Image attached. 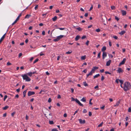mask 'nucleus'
<instances>
[{
    "label": "nucleus",
    "mask_w": 131,
    "mask_h": 131,
    "mask_svg": "<svg viewBox=\"0 0 131 131\" xmlns=\"http://www.w3.org/2000/svg\"><path fill=\"white\" fill-rule=\"evenodd\" d=\"M131 88V85L128 82H125L124 85L123 89L125 91H126Z\"/></svg>",
    "instance_id": "obj_1"
},
{
    "label": "nucleus",
    "mask_w": 131,
    "mask_h": 131,
    "mask_svg": "<svg viewBox=\"0 0 131 131\" xmlns=\"http://www.w3.org/2000/svg\"><path fill=\"white\" fill-rule=\"evenodd\" d=\"M24 80H25L26 81L29 82L31 80L30 78H29L26 74H25L24 75H21Z\"/></svg>",
    "instance_id": "obj_2"
},
{
    "label": "nucleus",
    "mask_w": 131,
    "mask_h": 131,
    "mask_svg": "<svg viewBox=\"0 0 131 131\" xmlns=\"http://www.w3.org/2000/svg\"><path fill=\"white\" fill-rule=\"evenodd\" d=\"M64 37V36L63 35H60L57 37V38L54 39L53 41H57L62 38Z\"/></svg>",
    "instance_id": "obj_3"
},
{
    "label": "nucleus",
    "mask_w": 131,
    "mask_h": 131,
    "mask_svg": "<svg viewBox=\"0 0 131 131\" xmlns=\"http://www.w3.org/2000/svg\"><path fill=\"white\" fill-rule=\"evenodd\" d=\"M126 58H124L123 59L122 61L119 63V66H120L121 65L124 64L126 61Z\"/></svg>",
    "instance_id": "obj_4"
},
{
    "label": "nucleus",
    "mask_w": 131,
    "mask_h": 131,
    "mask_svg": "<svg viewBox=\"0 0 131 131\" xmlns=\"http://www.w3.org/2000/svg\"><path fill=\"white\" fill-rule=\"evenodd\" d=\"M35 94V92H34L29 91L28 93V96H30Z\"/></svg>",
    "instance_id": "obj_5"
},
{
    "label": "nucleus",
    "mask_w": 131,
    "mask_h": 131,
    "mask_svg": "<svg viewBox=\"0 0 131 131\" xmlns=\"http://www.w3.org/2000/svg\"><path fill=\"white\" fill-rule=\"evenodd\" d=\"M98 67L95 66L91 70V71L93 73H94L95 70L98 69Z\"/></svg>",
    "instance_id": "obj_6"
},
{
    "label": "nucleus",
    "mask_w": 131,
    "mask_h": 131,
    "mask_svg": "<svg viewBox=\"0 0 131 131\" xmlns=\"http://www.w3.org/2000/svg\"><path fill=\"white\" fill-rule=\"evenodd\" d=\"M75 102L78 103L80 106H83V105L81 103L80 101L77 99H76L75 100Z\"/></svg>",
    "instance_id": "obj_7"
},
{
    "label": "nucleus",
    "mask_w": 131,
    "mask_h": 131,
    "mask_svg": "<svg viewBox=\"0 0 131 131\" xmlns=\"http://www.w3.org/2000/svg\"><path fill=\"white\" fill-rule=\"evenodd\" d=\"M107 54L105 52H103L102 54L103 59H104L107 56Z\"/></svg>",
    "instance_id": "obj_8"
},
{
    "label": "nucleus",
    "mask_w": 131,
    "mask_h": 131,
    "mask_svg": "<svg viewBox=\"0 0 131 131\" xmlns=\"http://www.w3.org/2000/svg\"><path fill=\"white\" fill-rule=\"evenodd\" d=\"M79 123L81 124H83L85 123V121L84 120H82L81 119H79Z\"/></svg>",
    "instance_id": "obj_9"
},
{
    "label": "nucleus",
    "mask_w": 131,
    "mask_h": 131,
    "mask_svg": "<svg viewBox=\"0 0 131 131\" xmlns=\"http://www.w3.org/2000/svg\"><path fill=\"white\" fill-rule=\"evenodd\" d=\"M117 72L120 73L123 72V70L120 68H118V70H117Z\"/></svg>",
    "instance_id": "obj_10"
},
{
    "label": "nucleus",
    "mask_w": 131,
    "mask_h": 131,
    "mask_svg": "<svg viewBox=\"0 0 131 131\" xmlns=\"http://www.w3.org/2000/svg\"><path fill=\"white\" fill-rule=\"evenodd\" d=\"M111 60H109L106 63V65L107 66H109L110 65L111 63Z\"/></svg>",
    "instance_id": "obj_11"
},
{
    "label": "nucleus",
    "mask_w": 131,
    "mask_h": 131,
    "mask_svg": "<svg viewBox=\"0 0 131 131\" xmlns=\"http://www.w3.org/2000/svg\"><path fill=\"white\" fill-rule=\"evenodd\" d=\"M121 12L122 13V14L123 16H124L126 15V12L125 11L122 10H121Z\"/></svg>",
    "instance_id": "obj_12"
},
{
    "label": "nucleus",
    "mask_w": 131,
    "mask_h": 131,
    "mask_svg": "<svg viewBox=\"0 0 131 131\" xmlns=\"http://www.w3.org/2000/svg\"><path fill=\"white\" fill-rule=\"evenodd\" d=\"M120 103V100L117 101L115 105H114V106L115 107L118 106Z\"/></svg>",
    "instance_id": "obj_13"
},
{
    "label": "nucleus",
    "mask_w": 131,
    "mask_h": 131,
    "mask_svg": "<svg viewBox=\"0 0 131 131\" xmlns=\"http://www.w3.org/2000/svg\"><path fill=\"white\" fill-rule=\"evenodd\" d=\"M80 38V36L77 35L76 37L75 38V40L76 41H77Z\"/></svg>",
    "instance_id": "obj_14"
},
{
    "label": "nucleus",
    "mask_w": 131,
    "mask_h": 131,
    "mask_svg": "<svg viewBox=\"0 0 131 131\" xmlns=\"http://www.w3.org/2000/svg\"><path fill=\"white\" fill-rule=\"evenodd\" d=\"M86 58V56L84 55L81 57V59L82 60H85Z\"/></svg>",
    "instance_id": "obj_15"
},
{
    "label": "nucleus",
    "mask_w": 131,
    "mask_h": 131,
    "mask_svg": "<svg viewBox=\"0 0 131 131\" xmlns=\"http://www.w3.org/2000/svg\"><path fill=\"white\" fill-rule=\"evenodd\" d=\"M57 17L56 16H55L54 17L52 18V20L53 21H55L57 19Z\"/></svg>",
    "instance_id": "obj_16"
},
{
    "label": "nucleus",
    "mask_w": 131,
    "mask_h": 131,
    "mask_svg": "<svg viewBox=\"0 0 131 131\" xmlns=\"http://www.w3.org/2000/svg\"><path fill=\"white\" fill-rule=\"evenodd\" d=\"M93 73L91 71L88 74L86 75L87 77H88L89 75H92V74Z\"/></svg>",
    "instance_id": "obj_17"
},
{
    "label": "nucleus",
    "mask_w": 131,
    "mask_h": 131,
    "mask_svg": "<svg viewBox=\"0 0 131 131\" xmlns=\"http://www.w3.org/2000/svg\"><path fill=\"white\" fill-rule=\"evenodd\" d=\"M125 32V31H122L121 32L119 33V34L121 35H123Z\"/></svg>",
    "instance_id": "obj_18"
},
{
    "label": "nucleus",
    "mask_w": 131,
    "mask_h": 131,
    "mask_svg": "<svg viewBox=\"0 0 131 131\" xmlns=\"http://www.w3.org/2000/svg\"><path fill=\"white\" fill-rule=\"evenodd\" d=\"M22 15V13H20L18 15L17 17V18L16 20H17L18 21L19 19V18Z\"/></svg>",
    "instance_id": "obj_19"
},
{
    "label": "nucleus",
    "mask_w": 131,
    "mask_h": 131,
    "mask_svg": "<svg viewBox=\"0 0 131 131\" xmlns=\"http://www.w3.org/2000/svg\"><path fill=\"white\" fill-rule=\"evenodd\" d=\"M106 49V47L105 46H104L101 49L102 51L104 52V51H105Z\"/></svg>",
    "instance_id": "obj_20"
},
{
    "label": "nucleus",
    "mask_w": 131,
    "mask_h": 131,
    "mask_svg": "<svg viewBox=\"0 0 131 131\" xmlns=\"http://www.w3.org/2000/svg\"><path fill=\"white\" fill-rule=\"evenodd\" d=\"M100 76V75L99 74H98L96 75H95L93 77L94 79L97 78L98 77Z\"/></svg>",
    "instance_id": "obj_21"
},
{
    "label": "nucleus",
    "mask_w": 131,
    "mask_h": 131,
    "mask_svg": "<svg viewBox=\"0 0 131 131\" xmlns=\"http://www.w3.org/2000/svg\"><path fill=\"white\" fill-rule=\"evenodd\" d=\"M27 90H25L23 92V97H25L26 96V94L27 92Z\"/></svg>",
    "instance_id": "obj_22"
},
{
    "label": "nucleus",
    "mask_w": 131,
    "mask_h": 131,
    "mask_svg": "<svg viewBox=\"0 0 131 131\" xmlns=\"http://www.w3.org/2000/svg\"><path fill=\"white\" fill-rule=\"evenodd\" d=\"M31 15L29 14H27L26 16H25V18H29L31 16Z\"/></svg>",
    "instance_id": "obj_23"
},
{
    "label": "nucleus",
    "mask_w": 131,
    "mask_h": 131,
    "mask_svg": "<svg viewBox=\"0 0 131 131\" xmlns=\"http://www.w3.org/2000/svg\"><path fill=\"white\" fill-rule=\"evenodd\" d=\"M27 75L30 77H31L32 76V73L31 72H28L27 73Z\"/></svg>",
    "instance_id": "obj_24"
},
{
    "label": "nucleus",
    "mask_w": 131,
    "mask_h": 131,
    "mask_svg": "<svg viewBox=\"0 0 131 131\" xmlns=\"http://www.w3.org/2000/svg\"><path fill=\"white\" fill-rule=\"evenodd\" d=\"M8 107H9L7 105L6 106L3 108V110H6L8 108Z\"/></svg>",
    "instance_id": "obj_25"
},
{
    "label": "nucleus",
    "mask_w": 131,
    "mask_h": 131,
    "mask_svg": "<svg viewBox=\"0 0 131 131\" xmlns=\"http://www.w3.org/2000/svg\"><path fill=\"white\" fill-rule=\"evenodd\" d=\"M103 124V122H102L100 124H99V125H98V126H97L98 127H102V126Z\"/></svg>",
    "instance_id": "obj_26"
},
{
    "label": "nucleus",
    "mask_w": 131,
    "mask_h": 131,
    "mask_svg": "<svg viewBox=\"0 0 131 131\" xmlns=\"http://www.w3.org/2000/svg\"><path fill=\"white\" fill-rule=\"evenodd\" d=\"M83 84L85 86H86L88 85L87 84L86 82L85 81H84L83 82Z\"/></svg>",
    "instance_id": "obj_27"
},
{
    "label": "nucleus",
    "mask_w": 131,
    "mask_h": 131,
    "mask_svg": "<svg viewBox=\"0 0 131 131\" xmlns=\"http://www.w3.org/2000/svg\"><path fill=\"white\" fill-rule=\"evenodd\" d=\"M81 100L83 102H85L86 101V99L85 97H83Z\"/></svg>",
    "instance_id": "obj_28"
},
{
    "label": "nucleus",
    "mask_w": 131,
    "mask_h": 131,
    "mask_svg": "<svg viewBox=\"0 0 131 131\" xmlns=\"http://www.w3.org/2000/svg\"><path fill=\"white\" fill-rule=\"evenodd\" d=\"M101 52H100L97 55V58H100V55H101Z\"/></svg>",
    "instance_id": "obj_29"
},
{
    "label": "nucleus",
    "mask_w": 131,
    "mask_h": 131,
    "mask_svg": "<svg viewBox=\"0 0 131 131\" xmlns=\"http://www.w3.org/2000/svg\"><path fill=\"white\" fill-rule=\"evenodd\" d=\"M49 123L50 124H54L53 121H49Z\"/></svg>",
    "instance_id": "obj_30"
},
{
    "label": "nucleus",
    "mask_w": 131,
    "mask_h": 131,
    "mask_svg": "<svg viewBox=\"0 0 131 131\" xmlns=\"http://www.w3.org/2000/svg\"><path fill=\"white\" fill-rule=\"evenodd\" d=\"M39 60V59H36L34 62L33 63L34 64L36 63Z\"/></svg>",
    "instance_id": "obj_31"
},
{
    "label": "nucleus",
    "mask_w": 131,
    "mask_h": 131,
    "mask_svg": "<svg viewBox=\"0 0 131 131\" xmlns=\"http://www.w3.org/2000/svg\"><path fill=\"white\" fill-rule=\"evenodd\" d=\"M72 52V51H68V52H66V54H70Z\"/></svg>",
    "instance_id": "obj_32"
},
{
    "label": "nucleus",
    "mask_w": 131,
    "mask_h": 131,
    "mask_svg": "<svg viewBox=\"0 0 131 131\" xmlns=\"http://www.w3.org/2000/svg\"><path fill=\"white\" fill-rule=\"evenodd\" d=\"M87 112V111L85 109H84L83 111V113H86Z\"/></svg>",
    "instance_id": "obj_33"
},
{
    "label": "nucleus",
    "mask_w": 131,
    "mask_h": 131,
    "mask_svg": "<svg viewBox=\"0 0 131 131\" xmlns=\"http://www.w3.org/2000/svg\"><path fill=\"white\" fill-rule=\"evenodd\" d=\"M120 83L121 84H123V83L124 81L123 80H119Z\"/></svg>",
    "instance_id": "obj_34"
},
{
    "label": "nucleus",
    "mask_w": 131,
    "mask_h": 131,
    "mask_svg": "<svg viewBox=\"0 0 131 131\" xmlns=\"http://www.w3.org/2000/svg\"><path fill=\"white\" fill-rule=\"evenodd\" d=\"M7 95H5L4 96V101H5L6 100V99L7 98Z\"/></svg>",
    "instance_id": "obj_35"
},
{
    "label": "nucleus",
    "mask_w": 131,
    "mask_h": 131,
    "mask_svg": "<svg viewBox=\"0 0 131 131\" xmlns=\"http://www.w3.org/2000/svg\"><path fill=\"white\" fill-rule=\"evenodd\" d=\"M76 29L78 30L79 31H81L82 30V29L80 27H79L76 28Z\"/></svg>",
    "instance_id": "obj_36"
},
{
    "label": "nucleus",
    "mask_w": 131,
    "mask_h": 131,
    "mask_svg": "<svg viewBox=\"0 0 131 131\" xmlns=\"http://www.w3.org/2000/svg\"><path fill=\"white\" fill-rule=\"evenodd\" d=\"M101 31L100 29L99 28H98L97 29H96V31L97 32H100Z\"/></svg>",
    "instance_id": "obj_37"
},
{
    "label": "nucleus",
    "mask_w": 131,
    "mask_h": 131,
    "mask_svg": "<svg viewBox=\"0 0 131 131\" xmlns=\"http://www.w3.org/2000/svg\"><path fill=\"white\" fill-rule=\"evenodd\" d=\"M115 19L117 20V21H118L119 20V18L118 17H117L116 16H115Z\"/></svg>",
    "instance_id": "obj_38"
},
{
    "label": "nucleus",
    "mask_w": 131,
    "mask_h": 131,
    "mask_svg": "<svg viewBox=\"0 0 131 131\" xmlns=\"http://www.w3.org/2000/svg\"><path fill=\"white\" fill-rule=\"evenodd\" d=\"M17 20H16L12 24V25H14L17 21Z\"/></svg>",
    "instance_id": "obj_39"
},
{
    "label": "nucleus",
    "mask_w": 131,
    "mask_h": 131,
    "mask_svg": "<svg viewBox=\"0 0 131 131\" xmlns=\"http://www.w3.org/2000/svg\"><path fill=\"white\" fill-rule=\"evenodd\" d=\"M105 73L106 74H111V73H110V72H108V71H105Z\"/></svg>",
    "instance_id": "obj_40"
},
{
    "label": "nucleus",
    "mask_w": 131,
    "mask_h": 131,
    "mask_svg": "<svg viewBox=\"0 0 131 131\" xmlns=\"http://www.w3.org/2000/svg\"><path fill=\"white\" fill-rule=\"evenodd\" d=\"M108 56L110 58H112L113 57V56L111 54H109Z\"/></svg>",
    "instance_id": "obj_41"
},
{
    "label": "nucleus",
    "mask_w": 131,
    "mask_h": 131,
    "mask_svg": "<svg viewBox=\"0 0 131 131\" xmlns=\"http://www.w3.org/2000/svg\"><path fill=\"white\" fill-rule=\"evenodd\" d=\"M5 36H6V34H4L2 36V37L1 38L3 39H4L5 37Z\"/></svg>",
    "instance_id": "obj_42"
},
{
    "label": "nucleus",
    "mask_w": 131,
    "mask_h": 131,
    "mask_svg": "<svg viewBox=\"0 0 131 131\" xmlns=\"http://www.w3.org/2000/svg\"><path fill=\"white\" fill-rule=\"evenodd\" d=\"M104 79V78L103 75L102 76L101 78V80L103 81Z\"/></svg>",
    "instance_id": "obj_43"
},
{
    "label": "nucleus",
    "mask_w": 131,
    "mask_h": 131,
    "mask_svg": "<svg viewBox=\"0 0 131 131\" xmlns=\"http://www.w3.org/2000/svg\"><path fill=\"white\" fill-rule=\"evenodd\" d=\"M51 99L50 98H49L48 99V102H49V103H50L51 102Z\"/></svg>",
    "instance_id": "obj_44"
},
{
    "label": "nucleus",
    "mask_w": 131,
    "mask_h": 131,
    "mask_svg": "<svg viewBox=\"0 0 131 131\" xmlns=\"http://www.w3.org/2000/svg\"><path fill=\"white\" fill-rule=\"evenodd\" d=\"M109 46H110V47L111 46H112V43L111 41H109Z\"/></svg>",
    "instance_id": "obj_45"
},
{
    "label": "nucleus",
    "mask_w": 131,
    "mask_h": 131,
    "mask_svg": "<svg viewBox=\"0 0 131 131\" xmlns=\"http://www.w3.org/2000/svg\"><path fill=\"white\" fill-rule=\"evenodd\" d=\"M61 30H63L65 29V28H57Z\"/></svg>",
    "instance_id": "obj_46"
},
{
    "label": "nucleus",
    "mask_w": 131,
    "mask_h": 131,
    "mask_svg": "<svg viewBox=\"0 0 131 131\" xmlns=\"http://www.w3.org/2000/svg\"><path fill=\"white\" fill-rule=\"evenodd\" d=\"M38 8V5H37L36 6H35V10H36Z\"/></svg>",
    "instance_id": "obj_47"
},
{
    "label": "nucleus",
    "mask_w": 131,
    "mask_h": 131,
    "mask_svg": "<svg viewBox=\"0 0 131 131\" xmlns=\"http://www.w3.org/2000/svg\"><path fill=\"white\" fill-rule=\"evenodd\" d=\"M111 8L112 9H114L115 8L114 6H112L111 7Z\"/></svg>",
    "instance_id": "obj_48"
},
{
    "label": "nucleus",
    "mask_w": 131,
    "mask_h": 131,
    "mask_svg": "<svg viewBox=\"0 0 131 131\" xmlns=\"http://www.w3.org/2000/svg\"><path fill=\"white\" fill-rule=\"evenodd\" d=\"M11 63H10V62H8L7 63V65H8V66H9V65H11Z\"/></svg>",
    "instance_id": "obj_49"
},
{
    "label": "nucleus",
    "mask_w": 131,
    "mask_h": 131,
    "mask_svg": "<svg viewBox=\"0 0 131 131\" xmlns=\"http://www.w3.org/2000/svg\"><path fill=\"white\" fill-rule=\"evenodd\" d=\"M92 100V99H90V100H89V104H91V105L92 104V103L91 102V101Z\"/></svg>",
    "instance_id": "obj_50"
},
{
    "label": "nucleus",
    "mask_w": 131,
    "mask_h": 131,
    "mask_svg": "<svg viewBox=\"0 0 131 131\" xmlns=\"http://www.w3.org/2000/svg\"><path fill=\"white\" fill-rule=\"evenodd\" d=\"M52 131H58V130L56 128H53L52 130Z\"/></svg>",
    "instance_id": "obj_51"
},
{
    "label": "nucleus",
    "mask_w": 131,
    "mask_h": 131,
    "mask_svg": "<svg viewBox=\"0 0 131 131\" xmlns=\"http://www.w3.org/2000/svg\"><path fill=\"white\" fill-rule=\"evenodd\" d=\"M89 43V41H88V40L86 41V45L87 46H88V45Z\"/></svg>",
    "instance_id": "obj_52"
},
{
    "label": "nucleus",
    "mask_w": 131,
    "mask_h": 131,
    "mask_svg": "<svg viewBox=\"0 0 131 131\" xmlns=\"http://www.w3.org/2000/svg\"><path fill=\"white\" fill-rule=\"evenodd\" d=\"M87 70L86 69H85L83 71V72L85 73H86L87 72Z\"/></svg>",
    "instance_id": "obj_53"
},
{
    "label": "nucleus",
    "mask_w": 131,
    "mask_h": 131,
    "mask_svg": "<svg viewBox=\"0 0 131 131\" xmlns=\"http://www.w3.org/2000/svg\"><path fill=\"white\" fill-rule=\"evenodd\" d=\"M7 114L6 113H5L3 114V117H6V116Z\"/></svg>",
    "instance_id": "obj_54"
},
{
    "label": "nucleus",
    "mask_w": 131,
    "mask_h": 131,
    "mask_svg": "<svg viewBox=\"0 0 131 131\" xmlns=\"http://www.w3.org/2000/svg\"><path fill=\"white\" fill-rule=\"evenodd\" d=\"M86 36H83L82 37L81 39H83L85 38L86 37Z\"/></svg>",
    "instance_id": "obj_55"
},
{
    "label": "nucleus",
    "mask_w": 131,
    "mask_h": 131,
    "mask_svg": "<svg viewBox=\"0 0 131 131\" xmlns=\"http://www.w3.org/2000/svg\"><path fill=\"white\" fill-rule=\"evenodd\" d=\"M100 71L101 73H103L104 71V69H102L100 70Z\"/></svg>",
    "instance_id": "obj_56"
},
{
    "label": "nucleus",
    "mask_w": 131,
    "mask_h": 131,
    "mask_svg": "<svg viewBox=\"0 0 131 131\" xmlns=\"http://www.w3.org/2000/svg\"><path fill=\"white\" fill-rule=\"evenodd\" d=\"M89 115L90 116H91V115H92V113L91 112H89Z\"/></svg>",
    "instance_id": "obj_57"
},
{
    "label": "nucleus",
    "mask_w": 131,
    "mask_h": 131,
    "mask_svg": "<svg viewBox=\"0 0 131 131\" xmlns=\"http://www.w3.org/2000/svg\"><path fill=\"white\" fill-rule=\"evenodd\" d=\"M128 111L129 112H131V108H129L128 109Z\"/></svg>",
    "instance_id": "obj_58"
},
{
    "label": "nucleus",
    "mask_w": 131,
    "mask_h": 131,
    "mask_svg": "<svg viewBox=\"0 0 131 131\" xmlns=\"http://www.w3.org/2000/svg\"><path fill=\"white\" fill-rule=\"evenodd\" d=\"M93 6L92 5L90 7V8L89 11H91V10L93 9Z\"/></svg>",
    "instance_id": "obj_59"
},
{
    "label": "nucleus",
    "mask_w": 131,
    "mask_h": 131,
    "mask_svg": "<svg viewBox=\"0 0 131 131\" xmlns=\"http://www.w3.org/2000/svg\"><path fill=\"white\" fill-rule=\"evenodd\" d=\"M34 58L33 57H31L30 59V60L31 61H32L33 60Z\"/></svg>",
    "instance_id": "obj_60"
},
{
    "label": "nucleus",
    "mask_w": 131,
    "mask_h": 131,
    "mask_svg": "<svg viewBox=\"0 0 131 131\" xmlns=\"http://www.w3.org/2000/svg\"><path fill=\"white\" fill-rule=\"evenodd\" d=\"M88 15V13H86L85 15H84V16L85 17H87Z\"/></svg>",
    "instance_id": "obj_61"
},
{
    "label": "nucleus",
    "mask_w": 131,
    "mask_h": 131,
    "mask_svg": "<svg viewBox=\"0 0 131 131\" xmlns=\"http://www.w3.org/2000/svg\"><path fill=\"white\" fill-rule=\"evenodd\" d=\"M67 114H66V113H64V115H63V116L64 117H67Z\"/></svg>",
    "instance_id": "obj_62"
},
{
    "label": "nucleus",
    "mask_w": 131,
    "mask_h": 131,
    "mask_svg": "<svg viewBox=\"0 0 131 131\" xmlns=\"http://www.w3.org/2000/svg\"><path fill=\"white\" fill-rule=\"evenodd\" d=\"M71 92L72 93H73L74 92V90L73 88H71Z\"/></svg>",
    "instance_id": "obj_63"
},
{
    "label": "nucleus",
    "mask_w": 131,
    "mask_h": 131,
    "mask_svg": "<svg viewBox=\"0 0 131 131\" xmlns=\"http://www.w3.org/2000/svg\"><path fill=\"white\" fill-rule=\"evenodd\" d=\"M32 27L31 26H30L29 27V30H31L32 29Z\"/></svg>",
    "instance_id": "obj_64"
}]
</instances>
